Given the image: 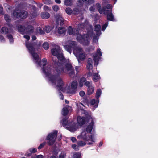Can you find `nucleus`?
<instances>
[{
    "label": "nucleus",
    "mask_w": 158,
    "mask_h": 158,
    "mask_svg": "<svg viewBox=\"0 0 158 158\" xmlns=\"http://www.w3.org/2000/svg\"><path fill=\"white\" fill-rule=\"evenodd\" d=\"M31 152L30 153H29L28 152H27L25 154V155L27 156H31Z\"/></svg>",
    "instance_id": "nucleus-64"
},
{
    "label": "nucleus",
    "mask_w": 158,
    "mask_h": 158,
    "mask_svg": "<svg viewBox=\"0 0 158 158\" xmlns=\"http://www.w3.org/2000/svg\"><path fill=\"white\" fill-rule=\"evenodd\" d=\"M77 121L79 125L81 126L85 123V118L83 117L78 116L77 118Z\"/></svg>",
    "instance_id": "nucleus-18"
},
{
    "label": "nucleus",
    "mask_w": 158,
    "mask_h": 158,
    "mask_svg": "<svg viewBox=\"0 0 158 158\" xmlns=\"http://www.w3.org/2000/svg\"><path fill=\"white\" fill-rule=\"evenodd\" d=\"M82 1L84 2H88V4H91L93 3L94 2L93 0H82Z\"/></svg>",
    "instance_id": "nucleus-52"
},
{
    "label": "nucleus",
    "mask_w": 158,
    "mask_h": 158,
    "mask_svg": "<svg viewBox=\"0 0 158 158\" xmlns=\"http://www.w3.org/2000/svg\"><path fill=\"white\" fill-rule=\"evenodd\" d=\"M33 9L34 12L31 13V17L32 18H34L37 15V9L36 7L33 6Z\"/></svg>",
    "instance_id": "nucleus-24"
},
{
    "label": "nucleus",
    "mask_w": 158,
    "mask_h": 158,
    "mask_svg": "<svg viewBox=\"0 0 158 158\" xmlns=\"http://www.w3.org/2000/svg\"><path fill=\"white\" fill-rule=\"evenodd\" d=\"M64 4L67 6H71L72 5V2L71 0H65Z\"/></svg>",
    "instance_id": "nucleus-32"
},
{
    "label": "nucleus",
    "mask_w": 158,
    "mask_h": 158,
    "mask_svg": "<svg viewBox=\"0 0 158 158\" xmlns=\"http://www.w3.org/2000/svg\"><path fill=\"white\" fill-rule=\"evenodd\" d=\"M100 77L98 73H95L93 75V80L94 81L96 82L99 79Z\"/></svg>",
    "instance_id": "nucleus-28"
},
{
    "label": "nucleus",
    "mask_w": 158,
    "mask_h": 158,
    "mask_svg": "<svg viewBox=\"0 0 158 158\" xmlns=\"http://www.w3.org/2000/svg\"><path fill=\"white\" fill-rule=\"evenodd\" d=\"M29 151L31 153H34L37 152V149L34 148H31L29 149Z\"/></svg>",
    "instance_id": "nucleus-41"
},
{
    "label": "nucleus",
    "mask_w": 158,
    "mask_h": 158,
    "mask_svg": "<svg viewBox=\"0 0 158 158\" xmlns=\"http://www.w3.org/2000/svg\"><path fill=\"white\" fill-rule=\"evenodd\" d=\"M37 4V6H38L39 8H41L43 5V4H42L40 3H39L38 4H37Z\"/></svg>",
    "instance_id": "nucleus-62"
},
{
    "label": "nucleus",
    "mask_w": 158,
    "mask_h": 158,
    "mask_svg": "<svg viewBox=\"0 0 158 158\" xmlns=\"http://www.w3.org/2000/svg\"><path fill=\"white\" fill-rule=\"evenodd\" d=\"M55 19H56V22L58 24L61 25L63 24L64 20L61 16L59 15H56L55 16Z\"/></svg>",
    "instance_id": "nucleus-16"
},
{
    "label": "nucleus",
    "mask_w": 158,
    "mask_h": 158,
    "mask_svg": "<svg viewBox=\"0 0 158 158\" xmlns=\"http://www.w3.org/2000/svg\"><path fill=\"white\" fill-rule=\"evenodd\" d=\"M101 27L100 25L99 24L96 25L94 27V31L96 32V35H98V36H99L101 34Z\"/></svg>",
    "instance_id": "nucleus-20"
},
{
    "label": "nucleus",
    "mask_w": 158,
    "mask_h": 158,
    "mask_svg": "<svg viewBox=\"0 0 158 158\" xmlns=\"http://www.w3.org/2000/svg\"><path fill=\"white\" fill-rule=\"evenodd\" d=\"M65 29L64 27H60L58 29V33L60 34H63L65 32Z\"/></svg>",
    "instance_id": "nucleus-30"
},
{
    "label": "nucleus",
    "mask_w": 158,
    "mask_h": 158,
    "mask_svg": "<svg viewBox=\"0 0 158 158\" xmlns=\"http://www.w3.org/2000/svg\"><path fill=\"white\" fill-rule=\"evenodd\" d=\"M106 8V10H109L108 9H110V10H112V6L110 4H107L106 5V7H104L102 10L103 11V9L104 8Z\"/></svg>",
    "instance_id": "nucleus-42"
},
{
    "label": "nucleus",
    "mask_w": 158,
    "mask_h": 158,
    "mask_svg": "<svg viewBox=\"0 0 158 158\" xmlns=\"http://www.w3.org/2000/svg\"><path fill=\"white\" fill-rule=\"evenodd\" d=\"M27 42L28 44H32V47L33 48H37L40 46L42 44V42L40 41H37L36 42V43H30L28 42L27 41H26V43Z\"/></svg>",
    "instance_id": "nucleus-21"
},
{
    "label": "nucleus",
    "mask_w": 158,
    "mask_h": 158,
    "mask_svg": "<svg viewBox=\"0 0 158 158\" xmlns=\"http://www.w3.org/2000/svg\"><path fill=\"white\" fill-rule=\"evenodd\" d=\"M81 156L80 153H77L73 155V158H81Z\"/></svg>",
    "instance_id": "nucleus-35"
},
{
    "label": "nucleus",
    "mask_w": 158,
    "mask_h": 158,
    "mask_svg": "<svg viewBox=\"0 0 158 158\" xmlns=\"http://www.w3.org/2000/svg\"><path fill=\"white\" fill-rule=\"evenodd\" d=\"M53 29V27H52L49 26H46L44 28V30L47 33H49L51 30Z\"/></svg>",
    "instance_id": "nucleus-29"
},
{
    "label": "nucleus",
    "mask_w": 158,
    "mask_h": 158,
    "mask_svg": "<svg viewBox=\"0 0 158 158\" xmlns=\"http://www.w3.org/2000/svg\"><path fill=\"white\" fill-rule=\"evenodd\" d=\"M26 46L29 52L31 54L35 62L38 65L41 66L42 64L41 62L40 61L38 54L35 53V49L33 48L32 44H28L27 42H26Z\"/></svg>",
    "instance_id": "nucleus-5"
},
{
    "label": "nucleus",
    "mask_w": 158,
    "mask_h": 158,
    "mask_svg": "<svg viewBox=\"0 0 158 158\" xmlns=\"http://www.w3.org/2000/svg\"><path fill=\"white\" fill-rule=\"evenodd\" d=\"M4 19L7 22H9L11 21L10 18L8 14H6L4 15Z\"/></svg>",
    "instance_id": "nucleus-34"
},
{
    "label": "nucleus",
    "mask_w": 158,
    "mask_h": 158,
    "mask_svg": "<svg viewBox=\"0 0 158 158\" xmlns=\"http://www.w3.org/2000/svg\"><path fill=\"white\" fill-rule=\"evenodd\" d=\"M78 144L80 146H83L85 145V142L82 141H78Z\"/></svg>",
    "instance_id": "nucleus-47"
},
{
    "label": "nucleus",
    "mask_w": 158,
    "mask_h": 158,
    "mask_svg": "<svg viewBox=\"0 0 158 158\" xmlns=\"http://www.w3.org/2000/svg\"><path fill=\"white\" fill-rule=\"evenodd\" d=\"M24 38L26 39L27 41L29 40L30 39V37L28 35H24L23 36Z\"/></svg>",
    "instance_id": "nucleus-57"
},
{
    "label": "nucleus",
    "mask_w": 158,
    "mask_h": 158,
    "mask_svg": "<svg viewBox=\"0 0 158 158\" xmlns=\"http://www.w3.org/2000/svg\"><path fill=\"white\" fill-rule=\"evenodd\" d=\"M77 138L79 139H83V140L88 141L90 140L92 142H94L95 139L93 136L90 135L89 133L84 130L80 135L77 137Z\"/></svg>",
    "instance_id": "nucleus-7"
},
{
    "label": "nucleus",
    "mask_w": 158,
    "mask_h": 158,
    "mask_svg": "<svg viewBox=\"0 0 158 158\" xmlns=\"http://www.w3.org/2000/svg\"><path fill=\"white\" fill-rule=\"evenodd\" d=\"M36 31L37 33H39L40 34H43L44 33V31L40 27L37 28Z\"/></svg>",
    "instance_id": "nucleus-38"
},
{
    "label": "nucleus",
    "mask_w": 158,
    "mask_h": 158,
    "mask_svg": "<svg viewBox=\"0 0 158 158\" xmlns=\"http://www.w3.org/2000/svg\"><path fill=\"white\" fill-rule=\"evenodd\" d=\"M52 84V85H53ZM56 85L57 86L56 84L55 85ZM56 87H57V89H58V94L59 95L60 98L62 100H63L64 98V96H63V94L61 93V92L60 91V90H59L58 89V88L57 86H56Z\"/></svg>",
    "instance_id": "nucleus-40"
},
{
    "label": "nucleus",
    "mask_w": 158,
    "mask_h": 158,
    "mask_svg": "<svg viewBox=\"0 0 158 158\" xmlns=\"http://www.w3.org/2000/svg\"><path fill=\"white\" fill-rule=\"evenodd\" d=\"M77 39L80 42L84 45H87L89 44V41L88 37L89 35L87 34H84L83 36L78 34H77Z\"/></svg>",
    "instance_id": "nucleus-10"
},
{
    "label": "nucleus",
    "mask_w": 158,
    "mask_h": 158,
    "mask_svg": "<svg viewBox=\"0 0 158 158\" xmlns=\"http://www.w3.org/2000/svg\"><path fill=\"white\" fill-rule=\"evenodd\" d=\"M85 92L83 91H81L79 93V94L81 97L85 95Z\"/></svg>",
    "instance_id": "nucleus-58"
},
{
    "label": "nucleus",
    "mask_w": 158,
    "mask_h": 158,
    "mask_svg": "<svg viewBox=\"0 0 158 158\" xmlns=\"http://www.w3.org/2000/svg\"><path fill=\"white\" fill-rule=\"evenodd\" d=\"M94 91V88L93 86H90L87 89V94L90 95L93 93Z\"/></svg>",
    "instance_id": "nucleus-27"
},
{
    "label": "nucleus",
    "mask_w": 158,
    "mask_h": 158,
    "mask_svg": "<svg viewBox=\"0 0 158 158\" xmlns=\"http://www.w3.org/2000/svg\"><path fill=\"white\" fill-rule=\"evenodd\" d=\"M44 2L45 4H52L53 2L51 0H44Z\"/></svg>",
    "instance_id": "nucleus-44"
},
{
    "label": "nucleus",
    "mask_w": 158,
    "mask_h": 158,
    "mask_svg": "<svg viewBox=\"0 0 158 158\" xmlns=\"http://www.w3.org/2000/svg\"><path fill=\"white\" fill-rule=\"evenodd\" d=\"M44 10L49 11L50 10L51 8L45 5L44 6Z\"/></svg>",
    "instance_id": "nucleus-53"
},
{
    "label": "nucleus",
    "mask_w": 158,
    "mask_h": 158,
    "mask_svg": "<svg viewBox=\"0 0 158 158\" xmlns=\"http://www.w3.org/2000/svg\"><path fill=\"white\" fill-rule=\"evenodd\" d=\"M42 46L43 48L45 50H47L49 48V44L46 42H44Z\"/></svg>",
    "instance_id": "nucleus-33"
},
{
    "label": "nucleus",
    "mask_w": 158,
    "mask_h": 158,
    "mask_svg": "<svg viewBox=\"0 0 158 158\" xmlns=\"http://www.w3.org/2000/svg\"><path fill=\"white\" fill-rule=\"evenodd\" d=\"M66 156V154L64 152H62L61 154L59 155V158H64Z\"/></svg>",
    "instance_id": "nucleus-49"
},
{
    "label": "nucleus",
    "mask_w": 158,
    "mask_h": 158,
    "mask_svg": "<svg viewBox=\"0 0 158 158\" xmlns=\"http://www.w3.org/2000/svg\"><path fill=\"white\" fill-rule=\"evenodd\" d=\"M102 93L101 90L100 89H97L96 93V98L98 99V102H99L98 98L100 96Z\"/></svg>",
    "instance_id": "nucleus-26"
},
{
    "label": "nucleus",
    "mask_w": 158,
    "mask_h": 158,
    "mask_svg": "<svg viewBox=\"0 0 158 158\" xmlns=\"http://www.w3.org/2000/svg\"><path fill=\"white\" fill-rule=\"evenodd\" d=\"M69 106H67L66 107H65L63 108L62 111V114L64 116L66 115L68 113V109Z\"/></svg>",
    "instance_id": "nucleus-23"
},
{
    "label": "nucleus",
    "mask_w": 158,
    "mask_h": 158,
    "mask_svg": "<svg viewBox=\"0 0 158 158\" xmlns=\"http://www.w3.org/2000/svg\"><path fill=\"white\" fill-rule=\"evenodd\" d=\"M77 5L79 6H81L82 5V2L81 0H79L77 2Z\"/></svg>",
    "instance_id": "nucleus-56"
},
{
    "label": "nucleus",
    "mask_w": 158,
    "mask_h": 158,
    "mask_svg": "<svg viewBox=\"0 0 158 158\" xmlns=\"http://www.w3.org/2000/svg\"><path fill=\"white\" fill-rule=\"evenodd\" d=\"M76 42L72 41H68L65 45L64 46L65 49L70 53L72 49L78 61L79 62L80 60H83L85 58V52H83L82 48L79 47H76Z\"/></svg>",
    "instance_id": "nucleus-3"
},
{
    "label": "nucleus",
    "mask_w": 158,
    "mask_h": 158,
    "mask_svg": "<svg viewBox=\"0 0 158 158\" xmlns=\"http://www.w3.org/2000/svg\"><path fill=\"white\" fill-rule=\"evenodd\" d=\"M7 37L8 38V39L9 40V41L10 42H13V37L12 36L10 35H7Z\"/></svg>",
    "instance_id": "nucleus-48"
},
{
    "label": "nucleus",
    "mask_w": 158,
    "mask_h": 158,
    "mask_svg": "<svg viewBox=\"0 0 158 158\" xmlns=\"http://www.w3.org/2000/svg\"><path fill=\"white\" fill-rule=\"evenodd\" d=\"M8 29L6 27H3L1 30V33L6 34L7 33Z\"/></svg>",
    "instance_id": "nucleus-36"
},
{
    "label": "nucleus",
    "mask_w": 158,
    "mask_h": 158,
    "mask_svg": "<svg viewBox=\"0 0 158 158\" xmlns=\"http://www.w3.org/2000/svg\"><path fill=\"white\" fill-rule=\"evenodd\" d=\"M44 156L42 155H39L36 156V158H43Z\"/></svg>",
    "instance_id": "nucleus-60"
},
{
    "label": "nucleus",
    "mask_w": 158,
    "mask_h": 158,
    "mask_svg": "<svg viewBox=\"0 0 158 158\" xmlns=\"http://www.w3.org/2000/svg\"><path fill=\"white\" fill-rule=\"evenodd\" d=\"M65 11L66 13L68 14L69 15H71L73 11L71 9L69 8H67L65 9Z\"/></svg>",
    "instance_id": "nucleus-39"
},
{
    "label": "nucleus",
    "mask_w": 158,
    "mask_h": 158,
    "mask_svg": "<svg viewBox=\"0 0 158 158\" xmlns=\"http://www.w3.org/2000/svg\"><path fill=\"white\" fill-rule=\"evenodd\" d=\"M62 123L63 126H66L68 125L69 127H67L66 128L71 132L74 131L78 128L77 124L74 123L72 124V125L69 126V125L70 124V123L69 122H68V121L65 118H64L63 119Z\"/></svg>",
    "instance_id": "nucleus-9"
},
{
    "label": "nucleus",
    "mask_w": 158,
    "mask_h": 158,
    "mask_svg": "<svg viewBox=\"0 0 158 158\" xmlns=\"http://www.w3.org/2000/svg\"><path fill=\"white\" fill-rule=\"evenodd\" d=\"M27 13L24 11H21L20 10H15L13 13V16L16 17H20L23 19H24L27 16Z\"/></svg>",
    "instance_id": "nucleus-11"
},
{
    "label": "nucleus",
    "mask_w": 158,
    "mask_h": 158,
    "mask_svg": "<svg viewBox=\"0 0 158 158\" xmlns=\"http://www.w3.org/2000/svg\"><path fill=\"white\" fill-rule=\"evenodd\" d=\"M18 30L19 32L22 33L25 31V27L22 25H20L18 26Z\"/></svg>",
    "instance_id": "nucleus-31"
},
{
    "label": "nucleus",
    "mask_w": 158,
    "mask_h": 158,
    "mask_svg": "<svg viewBox=\"0 0 158 158\" xmlns=\"http://www.w3.org/2000/svg\"><path fill=\"white\" fill-rule=\"evenodd\" d=\"M34 29L33 26L28 25L25 29V32L28 34H30L33 32Z\"/></svg>",
    "instance_id": "nucleus-19"
},
{
    "label": "nucleus",
    "mask_w": 158,
    "mask_h": 158,
    "mask_svg": "<svg viewBox=\"0 0 158 158\" xmlns=\"http://www.w3.org/2000/svg\"><path fill=\"white\" fill-rule=\"evenodd\" d=\"M52 60L54 62V67L53 69H52V67L50 65H48L46 67L44 66L46 64L47 61L46 59L44 58L42 60L41 63L42 62L43 67L42 68V70L43 73L46 75V76L48 78L49 81L53 85H55L56 84V83L55 81V78L56 77V75L55 74L56 71L58 70H61L60 68H61V64L59 63H58L57 61L54 60V59L52 58Z\"/></svg>",
    "instance_id": "nucleus-2"
},
{
    "label": "nucleus",
    "mask_w": 158,
    "mask_h": 158,
    "mask_svg": "<svg viewBox=\"0 0 158 158\" xmlns=\"http://www.w3.org/2000/svg\"><path fill=\"white\" fill-rule=\"evenodd\" d=\"M55 2L58 4H60L61 3L60 0H55Z\"/></svg>",
    "instance_id": "nucleus-63"
},
{
    "label": "nucleus",
    "mask_w": 158,
    "mask_h": 158,
    "mask_svg": "<svg viewBox=\"0 0 158 158\" xmlns=\"http://www.w3.org/2000/svg\"><path fill=\"white\" fill-rule=\"evenodd\" d=\"M102 52L100 49H97V53L93 56V60L95 62V65H97L98 64V62L102 56Z\"/></svg>",
    "instance_id": "nucleus-12"
},
{
    "label": "nucleus",
    "mask_w": 158,
    "mask_h": 158,
    "mask_svg": "<svg viewBox=\"0 0 158 158\" xmlns=\"http://www.w3.org/2000/svg\"><path fill=\"white\" fill-rule=\"evenodd\" d=\"M99 36H98V35H97L96 36H94L93 37V41L94 42L96 43L98 41V37Z\"/></svg>",
    "instance_id": "nucleus-54"
},
{
    "label": "nucleus",
    "mask_w": 158,
    "mask_h": 158,
    "mask_svg": "<svg viewBox=\"0 0 158 158\" xmlns=\"http://www.w3.org/2000/svg\"><path fill=\"white\" fill-rule=\"evenodd\" d=\"M0 40L2 42L4 41V37L2 35H0Z\"/></svg>",
    "instance_id": "nucleus-59"
},
{
    "label": "nucleus",
    "mask_w": 158,
    "mask_h": 158,
    "mask_svg": "<svg viewBox=\"0 0 158 158\" xmlns=\"http://www.w3.org/2000/svg\"><path fill=\"white\" fill-rule=\"evenodd\" d=\"M98 102H98V100L96 101L95 99H93L91 101V103L92 105H95L96 107H97L98 105Z\"/></svg>",
    "instance_id": "nucleus-37"
},
{
    "label": "nucleus",
    "mask_w": 158,
    "mask_h": 158,
    "mask_svg": "<svg viewBox=\"0 0 158 158\" xmlns=\"http://www.w3.org/2000/svg\"><path fill=\"white\" fill-rule=\"evenodd\" d=\"M85 85L88 87V88H89L90 86H93L92 85V83L91 82H89V81H86L84 83Z\"/></svg>",
    "instance_id": "nucleus-46"
},
{
    "label": "nucleus",
    "mask_w": 158,
    "mask_h": 158,
    "mask_svg": "<svg viewBox=\"0 0 158 158\" xmlns=\"http://www.w3.org/2000/svg\"><path fill=\"white\" fill-rule=\"evenodd\" d=\"M108 22H106V23L102 26V30L104 31L108 26Z\"/></svg>",
    "instance_id": "nucleus-45"
},
{
    "label": "nucleus",
    "mask_w": 158,
    "mask_h": 158,
    "mask_svg": "<svg viewBox=\"0 0 158 158\" xmlns=\"http://www.w3.org/2000/svg\"><path fill=\"white\" fill-rule=\"evenodd\" d=\"M86 81V79L84 77H81L79 83V85L80 87H82L84 84V83Z\"/></svg>",
    "instance_id": "nucleus-25"
},
{
    "label": "nucleus",
    "mask_w": 158,
    "mask_h": 158,
    "mask_svg": "<svg viewBox=\"0 0 158 158\" xmlns=\"http://www.w3.org/2000/svg\"><path fill=\"white\" fill-rule=\"evenodd\" d=\"M73 12L74 14L77 15L79 12L78 9L76 8H75L73 9Z\"/></svg>",
    "instance_id": "nucleus-50"
},
{
    "label": "nucleus",
    "mask_w": 158,
    "mask_h": 158,
    "mask_svg": "<svg viewBox=\"0 0 158 158\" xmlns=\"http://www.w3.org/2000/svg\"><path fill=\"white\" fill-rule=\"evenodd\" d=\"M51 53L53 55L56 56L59 60L61 62H57L58 63H59L61 64V68H60L61 69H65V65L68 63H70L68 62L69 60H68V63L67 62V60L66 61V62H64L66 59L64 58L63 56L62 51L58 46L56 45L54 48L52 49Z\"/></svg>",
    "instance_id": "nucleus-4"
},
{
    "label": "nucleus",
    "mask_w": 158,
    "mask_h": 158,
    "mask_svg": "<svg viewBox=\"0 0 158 158\" xmlns=\"http://www.w3.org/2000/svg\"><path fill=\"white\" fill-rule=\"evenodd\" d=\"M46 142H43L40 144L38 147V149H40L42 148L45 145Z\"/></svg>",
    "instance_id": "nucleus-51"
},
{
    "label": "nucleus",
    "mask_w": 158,
    "mask_h": 158,
    "mask_svg": "<svg viewBox=\"0 0 158 158\" xmlns=\"http://www.w3.org/2000/svg\"><path fill=\"white\" fill-rule=\"evenodd\" d=\"M106 8H105L103 9L102 13L107 15V19L108 20L110 21H114V16L112 13V10H106Z\"/></svg>",
    "instance_id": "nucleus-13"
},
{
    "label": "nucleus",
    "mask_w": 158,
    "mask_h": 158,
    "mask_svg": "<svg viewBox=\"0 0 158 158\" xmlns=\"http://www.w3.org/2000/svg\"><path fill=\"white\" fill-rule=\"evenodd\" d=\"M88 25V21L86 20L85 23H82L79 24L78 26V28L76 29H73L71 26H69L68 28V33L69 35H76L79 33L78 30H82L84 28L86 27Z\"/></svg>",
    "instance_id": "nucleus-6"
},
{
    "label": "nucleus",
    "mask_w": 158,
    "mask_h": 158,
    "mask_svg": "<svg viewBox=\"0 0 158 158\" xmlns=\"http://www.w3.org/2000/svg\"><path fill=\"white\" fill-rule=\"evenodd\" d=\"M89 10L92 12H95L97 9L99 12L101 14L102 13V10L101 8L100 4L97 3L95 5H94L89 8Z\"/></svg>",
    "instance_id": "nucleus-14"
},
{
    "label": "nucleus",
    "mask_w": 158,
    "mask_h": 158,
    "mask_svg": "<svg viewBox=\"0 0 158 158\" xmlns=\"http://www.w3.org/2000/svg\"><path fill=\"white\" fill-rule=\"evenodd\" d=\"M86 67L88 70L90 71L92 70L93 69V61L91 58H88Z\"/></svg>",
    "instance_id": "nucleus-17"
},
{
    "label": "nucleus",
    "mask_w": 158,
    "mask_h": 158,
    "mask_svg": "<svg viewBox=\"0 0 158 158\" xmlns=\"http://www.w3.org/2000/svg\"><path fill=\"white\" fill-rule=\"evenodd\" d=\"M41 17L43 19H46L49 18L50 15L48 12H43L41 13Z\"/></svg>",
    "instance_id": "nucleus-22"
},
{
    "label": "nucleus",
    "mask_w": 158,
    "mask_h": 158,
    "mask_svg": "<svg viewBox=\"0 0 158 158\" xmlns=\"http://www.w3.org/2000/svg\"><path fill=\"white\" fill-rule=\"evenodd\" d=\"M72 147L73 149H74L75 150L77 151L78 150V149L77 148V146L75 144L72 145Z\"/></svg>",
    "instance_id": "nucleus-55"
},
{
    "label": "nucleus",
    "mask_w": 158,
    "mask_h": 158,
    "mask_svg": "<svg viewBox=\"0 0 158 158\" xmlns=\"http://www.w3.org/2000/svg\"><path fill=\"white\" fill-rule=\"evenodd\" d=\"M65 69H61L58 71H56L55 74H57L56 77L55 78V81L56 84L58 89L61 90L63 92H66L67 93L73 94L75 92V90L77 86V83L76 81H73L71 85V89H69V87H64V83L61 78L60 75L63 73H67L69 76L73 77L75 75L74 70L71 63H68L65 65Z\"/></svg>",
    "instance_id": "nucleus-1"
},
{
    "label": "nucleus",
    "mask_w": 158,
    "mask_h": 158,
    "mask_svg": "<svg viewBox=\"0 0 158 158\" xmlns=\"http://www.w3.org/2000/svg\"><path fill=\"white\" fill-rule=\"evenodd\" d=\"M57 132V131L55 130L53 132L49 133L47 136L46 140L48 145L51 146L54 144L56 140Z\"/></svg>",
    "instance_id": "nucleus-8"
},
{
    "label": "nucleus",
    "mask_w": 158,
    "mask_h": 158,
    "mask_svg": "<svg viewBox=\"0 0 158 158\" xmlns=\"http://www.w3.org/2000/svg\"><path fill=\"white\" fill-rule=\"evenodd\" d=\"M89 120L91 122L87 126L86 129L84 130L86 131L88 133H89L90 134L92 129H93L94 123L92 118H91L89 119Z\"/></svg>",
    "instance_id": "nucleus-15"
},
{
    "label": "nucleus",
    "mask_w": 158,
    "mask_h": 158,
    "mask_svg": "<svg viewBox=\"0 0 158 158\" xmlns=\"http://www.w3.org/2000/svg\"><path fill=\"white\" fill-rule=\"evenodd\" d=\"M53 10L55 11H57L59 10V6L57 5H55L52 6Z\"/></svg>",
    "instance_id": "nucleus-43"
},
{
    "label": "nucleus",
    "mask_w": 158,
    "mask_h": 158,
    "mask_svg": "<svg viewBox=\"0 0 158 158\" xmlns=\"http://www.w3.org/2000/svg\"><path fill=\"white\" fill-rule=\"evenodd\" d=\"M71 139L73 142H74L76 141V139L74 137H72L71 138Z\"/></svg>",
    "instance_id": "nucleus-61"
}]
</instances>
